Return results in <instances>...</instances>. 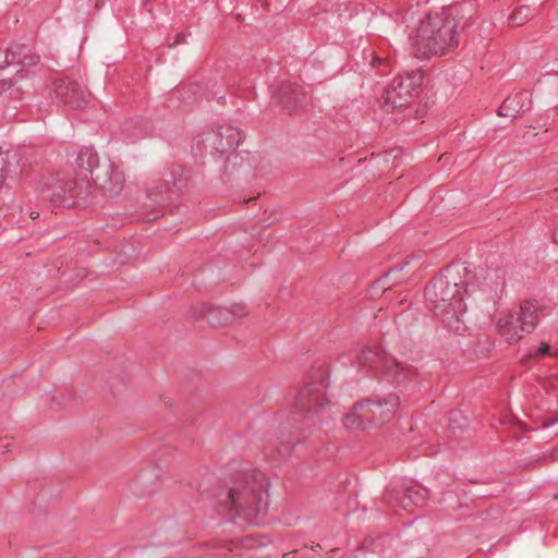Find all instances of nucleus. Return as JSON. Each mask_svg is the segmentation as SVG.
I'll list each match as a JSON object with an SVG mask.
<instances>
[{"instance_id":"f257e3e1","label":"nucleus","mask_w":558,"mask_h":558,"mask_svg":"<svg viewBox=\"0 0 558 558\" xmlns=\"http://www.w3.org/2000/svg\"><path fill=\"white\" fill-rule=\"evenodd\" d=\"M464 280L460 270L448 268L425 288V299L430 311L438 316L445 326L454 333L466 330L465 299L475 292L477 276L463 268Z\"/></svg>"},{"instance_id":"f03ea898","label":"nucleus","mask_w":558,"mask_h":558,"mask_svg":"<svg viewBox=\"0 0 558 558\" xmlns=\"http://www.w3.org/2000/svg\"><path fill=\"white\" fill-rule=\"evenodd\" d=\"M461 8L450 5L432 12L423 19L413 37V49L417 58L444 56L459 46L463 27Z\"/></svg>"},{"instance_id":"7ed1b4c3","label":"nucleus","mask_w":558,"mask_h":558,"mask_svg":"<svg viewBox=\"0 0 558 558\" xmlns=\"http://www.w3.org/2000/svg\"><path fill=\"white\" fill-rule=\"evenodd\" d=\"M269 481L262 472H254L234 484L230 489L225 509L233 518L243 519L246 523H255L268 508Z\"/></svg>"},{"instance_id":"20e7f679","label":"nucleus","mask_w":558,"mask_h":558,"mask_svg":"<svg viewBox=\"0 0 558 558\" xmlns=\"http://www.w3.org/2000/svg\"><path fill=\"white\" fill-rule=\"evenodd\" d=\"M399 404V397L393 393L366 399L356 403L352 412L344 416V424L357 428L383 425L393 418Z\"/></svg>"},{"instance_id":"39448f33","label":"nucleus","mask_w":558,"mask_h":558,"mask_svg":"<svg viewBox=\"0 0 558 558\" xmlns=\"http://www.w3.org/2000/svg\"><path fill=\"white\" fill-rule=\"evenodd\" d=\"M76 163L89 172L94 183L109 196L118 195L124 187L125 179L110 160L99 162L97 153L92 147H83L77 156Z\"/></svg>"},{"instance_id":"423d86ee","label":"nucleus","mask_w":558,"mask_h":558,"mask_svg":"<svg viewBox=\"0 0 558 558\" xmlns=\"http://www.w3.org/2000/svg\"><path fill=\"white\" fill-rule=\"evenodd\" d=\"M538 312L539 306L535 301H523L518 308L499 316L496 330L506 342L515 343L535 329L539 318Z\"/></svg>"},{"instance_id":"0eeeda50","label":"nucleus","mask_w":558,"mask_h":558,"mask_svg":"<svg viewBox=\"0 0 558 558\" xmlns=\"http://www.w3.org/2000/svg\"><path fill=\"white\" fill-rule=\"evenodd\" d=\"M326 387V369L323 366L313 369L296 395L295 410L305 417L317 415L328 404Z\"/></svg>"},{"instance_id":"6e6552de","label":"nucleus","mask_w":558,"mask_h":558,"mask_svg":"<svg viewBox=\"0 0 558 558\" xmlns=\"http://www.w3.org/2000/svg\"><path fill=\"white\" fill-rule=\"evenodd\" d=\"M423 83V73L413 71L393 78L390 86L381 97V108L386 112H393L411 104Z\"/></svg>"},{"instance_id":"1a4fd4ad","label":"nucleus","mask_w":558,"mask_h":558,"mask_svg":"<svg viewBox=\"0 0 558 558\" xmlns=\"http://www.w3.org/2000/svg\"><path fill=\"white\" fill-rule=\"evenodd\" d=\"M88 183L85 180H59L52 189H43L41 196L54 206L72 207L87 195Z\"/></svg>"},{"instance_id":"9d476101","label":"nucleus","mask_w":558,"mask_h":558,"mask_svg":"<svg viewBox=\"0 0 558 558\" xmlns=\"http://www.w3.org/2000/svg\"><path fill=\"white\" fill-rule=\"evenodd\" d=\"M56 99L70 109H81L88 104L90 94L78 82L58 78L53 82Z\"/></svg>"},{"instance_id":"9b49d317","label":"nucleus","mask_w":558,"mask_h":558,"mask_svg":"<svg viewBox=\"0 0 558 558\" xmlns=\"http://www.w3.org/2000/svg\"><path fill=\"white\" fill-rule=\"evenodd\" d=\"M428 495V490L421 486L408 488H391L385 493V501L391 506H400L409 509L411 506L423 505Z\"/></svg>"},{"instance_id":"f8f14e48","label":"nucleus","mask_w":558,"mask_h":558,"mask_svg":"<svg viewBox=\"0 0 558 558\" xmlns=\"http://www.w3.org/2000/svg\"><path fill=\"white\" fill-rule=\"evenodd\" d=\"M276 97L283 110L289 114L303 109L307 101L303 87L291 82H282L277 89Z\"/></svg>"},{"instance_id":"ddd939ff","label":"nucleus","mask_w":558,"mask_h":558,"mask_svg":"<svg viewBox=\"0 0 558 558\" xmlns=\"http://www.w3.org/2000/svg\"><path fill=\"white\" fill-rule=\"evenodd\" d=\"M205 141L209 143L214 150L225 153L238 147L243 141V134L231 125H222L215 131L208 132Z\"/></svg>"},{"instance_id":"4468645a","label":"nucleus","mask_w":558,"mask_h":558,"mask_svg":"<svg viewBox=\"0 0 558 558\" xmlns=\"http://www.w3.org/2000/svg\"><path fill=\"white\" fill-rule=\"evenodd\" d=\"M246 314L245 306L235 304L231 308H221L213 306H204L199 316L206 318L207 323L213 326L227 325L234 317H241Z\"/></svg>"},{"instance_id":"2eb2a0df","label":"nucleus","mask_w":558,"mask_h":558,"mask_svg":"<svg viewBox=\"0 0 558 558\" xmlns=\"http://www.w3.org/2000/svg\"><path fill=\"white\" fill-rule=\"evenodd\" d=\"M532 104V95L527 90L518 92L504 100L497 114L500 117L517 118L521 111L530 110Z\"/></svg>"},{"instance_id":"dca6fc26","label":"nucleus","mask_w":558,"mask_h":558,"mask_svg":"<svg viewBox=\"0 0 558 558\" xmlns=\"http://www.w3.org/2000/svg\"><path fill=\"white\" fill-rule=\"evenodd\" d=\"M387 354L380 350V348L366 347L357 354V365L360 368L365 371H372L376 374H381L384 363L387 359Z\"/></svg>"},{"instance_id":"f3484780","label":"nucleus","mask_w":558,"mask_h":558,"mask_svg":"<svg viewBox=\"0 0 558 558\" xmlns=\"http://www.w3.org/2000/svg\"><path fill=\"white\" fill-rule=\"evenodd\" d=\"M412 375V368L404 366L393 357L387 356L381 371V376H384L387 380L396 385H403L411 378Z\"/></svg>"},{"instance_id":"a211bd4d","label":"nucleus","mask_w":558,"mask_h":558,"mask_svg":"<svg viewBox=\"0 0 558 558\" xmlns=\"http://www.w3.org/2000/svg\"><path fill=\"white\" fill-rule=\"evenodd\" d=\"M38 57L31 52V49L25 45H15L8 49L5 53V64H21L29 66L36 64Z\"/></svg>"},{"instance_id":"6ab92c4d","label":"nucleus","mask_w":558,"mask_h":558,"mask_svg":"<svg viewBox=\"0 0 558 558\" xmlns=\"http://www.w3.org/2000/svg\"><path fill=\"white\" fill-rule=\"evenodd\" d=\"M535 14V9L529 5H521L513 10L509 17V24L515 27L523 26L530 21Z\"/></svg>"},{"instance_id":"aec40b11","label":"nucleus","mask_w":558,"mask_h":558,"mask_svg":"<svg viewBox=\"0 0 558 558\" xmlns=\"http://www.w3.org/2000/svg\"><path fill=\"white\" fill-rule=\"evenodd\" d=\"M558 356V351L553 352L546 342H542L535 352H530L523 360L536 359L538 356Z\"/></svg>"},{"instance_id":"412c9836","label":"nucleus","mask_w":558,"mask_h":558,"mask_svg":"<svg viewBox=\"0 0 558 558\" xmlns=\"http://www.w3.org/2000/svg\"><path fill=\"white\" fill-rule=\"evenodd\" d=\"M295 441L294 440H289V441H280V445L278 447V456L279 457H288L291 454L292 450H293V447L295 446Z\"/></svg>"},{"instance_id":"4be33fe9","label":"nucleus","mask_w":558,"mask_h":558,"mask_svg":"<svg viewBox=\"0 0 558 558\" xmlns=\"http://www.w3.org/2000/svg\"><path fill=\"white\" fill-rule=\"evenodd\" d=\"M10 90V96L20 94V88H13L12 80H0V94Z\"/></svg>"},{"instance_id":"5701e85b","label":"nucleus","mask_w":558,"mask_h":558,"mask_svg":"<svg viewBox=\"0 0 558 558\" xmlns=\"http://www.w3.org/2000/svg\"><path fill=\"white\" fill-rule=\"evenodd\" d=\"M184 172L185 169L181 165H175L171 168V177L174 185L177 184V182H180L185 179Z\"/></svg>"},{"instance_id":"b1692460","label":"nucleus","mask_w":558,"mask_h":558,"mask_svg":"<svg viewBox=\"0 0 558 558\" xmlns=\"http://www.w3.org/2000/svg\"><path fill=\"white\" fill-rule=\"evenodd\" d=\"M184 41H185V35L177 34L175 40L173 41V44H171V46H177V45L183 44Z\"/></svg>"},{"instance_id":"393cba45","label":"nucleus","mask_w":558,"mask_h":558,"mask_svg":"<svg viewBox=\"0 0 558 558\" xmlns=\"http://www.w3.org/2000/svg\"><path fill=\"white\" fill-rule=\"evenodd\" d=\"M557 422H558V417H554V418H551V420H549V421L544 422V423L542 424V427H543V428H547V427L551 426L553 424H555V423H557Z\"/></svg>"},{"instance_id":"a878e982","label":"nucleus","mask_w":558,"mask_h":558,"mask_svg":"<svg viewBox=\"0 0 558 558\" xmlns=\"http://www.w3.org/2000/svg\"><path fill=\"white\" fill-rule=\"evenodd\" d=\"M252 539H243L242 544L245 547H253V544H251Z\"/></svg>"},{"instance_id":"bb28decb","label":"nucleus","mask_w":558,"mask_h":558,"mask_svg":"<svg viewBox=\"0 0 558 558\" xmlns=\"http://www.w3.org/2000/svg\"><path fill=\"white\" fill-rule=\"evenodd\" d=\"M29 217H31L32 219H36V218H38V217H39V213H37V211H31V213H29Z\"/></svg>"},{"instance_id":"cd10ccee","label":"nucleus","mask_w":558,"mask_h":558,"mask_svg":"<svg viewBox=\"0 0 558 558\" xmlns=\"http://www.w3.org/2000/svg\"><path fill=\"white\" fill-rule=\"evenodd\" d=\"M484 287L482 288L483 291H486L487 289L488 290H492V286H489L488 283H483Z\"/></svg>"},{"instance_id":"c85d7f7f","label":"nucleus","mask_w":558,"mask_h":558,"mask_svg":"<svg viewBox=\"0 0 558 558\" xmlns=\"http://www.w3.org/2000/svg\"><path fill=\"white\" fill-rule=\"evenodd\" d=\"M375 62L380 63L381 62L380 58L375 57L374 61H372V64L375 65Z\"/></svg>"},{"instance_id":"c756f323","label":"nucleus","mask_w":558,"mask_h":558,"mask_svg":"<svg viewBox=\"0 0 558 558\" xmlns=\"http://www.w3.org/2000/svg\"><path fill=\"white\" fill-rule=\"evenodd\" d=\"M553 240H554V242H555V243H558V238H557V234H556V233H554V235H553Z\"/></svg>"},{"instance_id":"7c9ffc66","label":"nucleus","mask_w":558,"mask_h":558,"mask_svg":"<svg viewBox=\"0 0 558 558\" xmlns=\"http://www.w3.org/2000/svg\"><path fill=\"white\" fill-rule=\"evenodd\" d=\"M3 448L8 449L9 448V444L3 445Z\"/></svg>"},{"instance_id":"2f4dec72","label":"nucleus","mask_w":558,"mask_h":558,"mask_svg":"<svg viewBox=\"0 0 558 558\" xmlns=\"http://www.w3.org/2000/svg\"><path fill=\"white\" fill-rule=\"evenodd\" d=\"M283 558H287V555H284Z\"/></svg>"}]
</instances>
